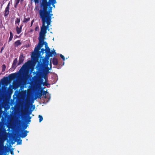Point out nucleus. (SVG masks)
<instances>
[{"label": "nucleus", "mask_w": 155, "mask_h": 155, "mask_svg": "<svg viewBox=\"0 0 155 155\" xmlns=\"http://www.w3.org/2000/svg\"><path fill=\"white\" fill-rule=\"evenodd\" d=\"M48 70L47 72H43L41 69H38L37 71H36V74L33 77V79L35 85L38 86L41 85L43 81V78L45 80L46 82L47 81V76Z\"/></svg>", "instance_id": "1"}, {"label": "nucleus", "mask_w": 155, "mask_h": 155, "mask_svg": "<svg viewBox=\"0 0 155 155\" xmlns=\"http://www.w3.org/2000/svg\"><path fill=\"white\" fill-rule=\"evenodd\" d=\"M50 6V4H48L47 3L40 6V9L39 11V15L44 14L45 13H46V12L51 13L52 12V10H48V6Z\"/></svg>", "instance_id": "2"}, {"label": "nucleus", "mask_w": 155, "mask_h": 155, "mask_svg": "<svg viewBox=\"0 0 155 155\" xmlns=\"http://www.w3.org/2000/svg\"><path fill=\"white\" fill-rule=\"evenodd\" d=\"M53 15V14L51 13L46 12L44 14L39 15V16L41 18H43L51 21V17Z\"/></svg>", "instance_id": "3"}, {"label": "nucleus", "mask_w": 155, "mask_h": 155, "mask_svg": "<svg viewBox=\"0 0 155 155\" xmlns=\"http://www.w3.org/2000/svg\"><path fill=\"white\" fill-rule=\"evenodd\" d=\"M42 23V26L46 30H49V26L51 25V21L43 18H41Z\"/></svg>", "instance_id": "4"}, {"label": "nucleus", "mask_w": 155, "mask_h": 155, "mask_svg": "<svg viewBox=\"0 0 155 155\" xmlns=\"http://www.w3.org/2000/svg\"><path fill=\"white\" fill-rule=\"evenodd\" d=\"M45 52L46 53V57L48 59L49 58L51 57V50L48 46V44L46 41H45Z\"/></svg>", "instance_id": "5"}, {"label": "nucleus", "mask_w": 155, "mask_h": 155, "mask_svg": "<svg viewBox=\"0 0 155 155\" xmlns=\"http://www.w3.org/2000/svg\"><path fill=\"white\" fill-rule=\"evenodd\" d=\"M1 81L2 85H6L8 83V77H4L1 80Z\"/></svg>", "instance_id": "6"}, {"label": "nucleus", "mask_w": 155, "mask_h": 155, "mask_svg": "<svg viewBox=\"0 0 155 155\" xmlns=\"http://www.w3.org/2000/svg\"><path fill=\"white\" fill-rule=\"evenodd\" d=\"M10 5V2L8 4L4 11V16L5 17L7 16L9 14V6Z\"/></svg>", "instance_id": "7"}, {"label": "nucleus", "mask_w": 155, "mask_h": 155, "mask_svg": "<svg viewBox=\"0 0 155 155\" xmlns=\"http://www.w3.org/2000/svg\"><path fill=\"white\" fill-rule=\"evenodd\" d=\"M24 60V57L23 56V54H21L19 56L18 62L17 64L18 65H19L22 64Z\"/></svg>", "instance_id": "8"}, {"label": "nucleus", "mask_w": 155, "mask_h": 155, "mask_svg": "<svg viewBox=\"0 0 155 155\" xmlns=\"http://www.w3.org/2000/svg\"><path fill=\"white\" fill-rule=\"evenodd\" d=\"M18 61L17 58H15L13 61L12 66V68L15 69L17 67V64Z\"/></svg>", "instance_id": "9"}, {"label": "nucleus", "mask_w": 155, "mask_h": 155, "mask_svg": "<svg viewBox=\"0 0 155 155\" xmlns=\"http://www.w3.org/2000/svg\"><path fill=\"white\" fill-rule=\"evenodd\" d=\"M17 76V74L15 73L10 74L8 76V79L10 80H12L15 78Z\"/></svg>", "instance_id": "10"}, {"label": "nucleus", "mask_w": 155, "mask_h": 155, "mask_svg": "<svg viewBox=\"0 0 155 155\" xmlns=\"http://www.w3.org/2000/svg\"><path fill=\"white\" fill-rule=\"evenodd\" d=\"M29 132L27 130H25L21 133V134L20 136L22 138H24L26 137L27 135V133Z\"/></svg>", "instance_id": "11"}, {"label": "nucleus", "mask_w": 155, "mask_h": 155, "mask_svg": "<svg viewBox=\"0 0 155 155\" xmlns=\"http://www.w3.org/2000/svg\"><path fill=\"white\" fill-rule=\"evenodd\" d=\"M45 34L42 33H39V40H41V41H44L45 38Z\"/></svg>", "instance_id": "12"}, {"label": "nucleus", "mask_w": 155, "mask_h": 155, "mask_svg": "<svg viewBox=\"0 0 155 155\" xmlns=\"http://www.w3.org/2000/svg\"><path fill=\"white\" fill-rule=\"evenodd\" d=\"M21 44L20 40H18L16 41H15L14 43V46L15 47H17L18 46L20 45Z\"/></svg>", "instance_id": "13"}, {"label": "nucleus", "mask_w": 155, "mask_h": 155, "mask_svg": "<svg viewBox=\"0 0 155 155\" xmlns=\"http://www.w3.org/2000/svg\"><path fill=\"white\" fill-rule=\"evenodd\" d=\"M47 3L48 4H50V6L51 5H53L56 3V0H49L48 2V0L47 1Z\"/></svg>", "instance_id": "14"}, {"label": "nucleus", "mask_w": 155, "mask_h": 155, "mask_svg": "<svg viewBox=\"0 0 155 155\" xmlns=\"http://www.w3.org/2000/svg\"><path fill=\"white\" fill-rule=\"evenodd\" d=\"M47 31L46 29L42 26L41 28V31L40 32L46 34L47 33Z\"/></svg>", "instance_id": "15"}, {"label": "nucleus", "mask_w": 155, "mask_h": 155, "mask_svg": "<svg viewBox=\"0 0 155 155\" xmlns=\"http://www.w3.org/2000/svg\"><path fill=\"white\" fill-rule=\"evenodd\" d=\"M52 63L55 65H56L58 64V61L56 58L54 57L53 58Z\"/></svg>", "instance_id": "16"}, {"label": "nucleus", "mask_w": 155, "mask_h": 155, "mask_svg": "<svg viewBox=\"0 0 155 155\" xmlns=\"http://www.w3.org/2000/svg\"><path fill=\"white\" fill-rule=\"evenodd\" d=\"M39 42L38 44V46L41 48L43 47L44 44L45 45V42H44V41H41V40H39Z\"/></svg>", "instance_id": "17"}, {"label": "nucleus", "mask_w": 155, "mask_h": 155, "mask_svg": "<svg viewBox=\"0 0 155 155\" xmlns=\"http://www.w3.org/2000/svg\"><path fill=\"white\" fill-rule=\"evenodd\" d=\"M30 18L29 17L26 18L25 16H24V19L23 21V22L24 23H26L30 21Z\"/></svg>", "instance_id": "18"}, {"label": "nucleus", "mask_w": 155, "mask_h": 155, "mask_svg": "<svg viewBox=\"0 0 155 155\" xmlns=\"http://www.w3.org/2000/svg\"><path fill=\"white\" fill-rule=\"evenodd\" d=\"M16 29L18 34H20L22 31V30L19 28V27L18 26H16Z\"/></svg>", "instance_id": "19"}, {"label": "nucleus", "mask_w": 155, "mask_h": 155, "mask_svg": "<svg viewBox=\"0 0 155 155\" xmlns=\"http://www.w3.org/2000/svg\"><path fill=\"white\" fill-rule=\"evenodd\" d=\"M20 21V19L19 18H17L16 19L15 24V25L17 24L18 25H19V23Z\"/></svg>", "instance_id": "20"}, {"label": "nucleus", "mask_w": 155, "mask_h": 155, "mask_svg": "<svg viewBox=\"0 0 155 155\" xmlns=\"http://www.w3.org/2000/svg\"><path fill=\"white\" fill-rule=\"evenodd\" d=\"M40 48V47L38 45L37 47L35 48L34 51H35L36 53H38Z\"/></svg>", "instance_id": "21"}, {"label": "nucleus", "mask_w": 155, "mask_h": 155, "mask_svg": "<svg viewBox=\"0 0 155 155\" xmlns=\"http://www.w3.org/2000/svg\"><path fill=\"white\" fill-rule=\"evenodd\" d=\"M28 65V63L27 62L25 63V64H24L22 66V67H21L20 70H21V69H22L23 70H25L27 67Z\"/></svg>", "instance_id": "22"}, {"label": "nucleus", "mask_w": 155, "mask_h": 155, "mask_svg": "<svg viewBox=\"0 0 155 155\" xmlns=\"http://www.w3.org/2000/svg\"><path fill=\"white\" fill-rule=\"evenodd\" d=\"M10 36L8 39V42H9L12 40L13 37V35L12 31H10Z\"/></svg>", "instance_id": "23"}, {"label": "nucleus", "mask_w": 155, "mask_h": 155, "mask_svg": "<svg viewBox=\"0 0 155 155\" xmlns=\"http://www.w3.org/2000/svg\"><path fill=\"white\" fill-rule=\"evenodd\" d=\"M47 0H41V1L40 2V6L43 5L44 4L46 3L47 2Z\"/></svg>", "instance_id": "24"}, {"label": "nucleus", "mask_w": 155, "mask_h": 155, "mask_svg": "<svg viewBox=\"0 0 155 155\" xmlns=\"http://www.w3.org/2000/svg\"><path fill=\"white\" fill-rule=\"evenodd\" d=\"M51 57L52 56V55H55L56 54V52H55V51L54 50L53 51H51Z\"/></svg>", "instance_id": "25"}, {"label": "nucleus", "mask_w": 155, "mask_h": 155, "mask_svg": "<svg viewBox=\"0 0 155 155\" xmlns=\"http://www.w3.org/2000/svg\"><path fill=\"white\" fill-rule=\"evenodd\" d=\"M2 71L4 72L5 71V68H6V66L5 64H3L2 66Z\"/></svg>", "instance_id": "26"}, {"label": "nucleus", "mask_w": 155, "mask_h": 155, "mask_svg": "<svg viewBox=\"0 0 155 155\" xmlns=\"http://www.w3.org/2000/svg\"><path fill=\"white\" fill-rule=\"evenodd\" d=\"M38 118H39V122H41L43 120V117L42 116L39 115Z\"/></svg>", "instance_id": "27"}, {"label": "nucleus", "mask_w": 155, "mask_h": 155, "mask_svg": "<svg viewBox=\"0 0 155 155\" xmlns=\"http://www.w3.org/2000/svg\"><path fill=\"white\" fill-rule=\"evenodd\" d=\"M13 150L14 149L13 148H12V149L10 150V153L12 155H14Z\"/></svg>", "instance_id": "28"}, {"label": "nucleus", "mask_w": 155, "mask_h": 155, "mask_svg": "<svg viewBox=\"0 0 155 155\" xmlns=\"http://www.w3.org/2000/svg\"><path fill=\"white\" fill-rule=\"evenodd\" d=\"M18 140L19 141V142H17L18 144L20 145L22 143V140L20 139H18Z\"/></svg>", "instance_id": "29"}, {"label": "nucleus", "mask_w": 155, "mask_h": 155, "mask_svg": "<svg viewBox=\"0 0 155 155\" xmlns=\"http://www.w3.org/2000/svg\"><path fill=\"white\" fill-rule=\"evenodd\" d=\"M41 84H43L44 86H47L48 85H49V84L47 83L45 81V82H43V83H42Z\"/></svg>", "instance_id": "30"}, {"label": "nucleus", "mask_w": 155, "mask_h": 155, "mask_svg": "<svg viewBox=\"0 0 155 155\" xmlns=\"http://www.w3.org/2000/svg\"><path fill=\"white\" fill-rule=\"evenodd\" d=\"M60 57L62 59L63 61H64L65 60V57L64 56L62 55V54H60Z\"/></svg>", "instance_id": "31"}, {"label": "nucleus", "mask_w": 155, "mask_h": 155, "mask_svg": "<svg viewBox=\"0 0 155 155\" xmlns=\"http://www.w3.org/2000/svg\"><path fill=\"white\" fill-rule=\"evenodd\" d=\"M45 51V49L44 48H41V52L42 54L45 53L44 51Z\"/></svg>", "instance_id": "32"}, {"label": "nucleus", "mask_w": 155, "mask_h": 155, "mask_svg": "<svg viewBox=\"0 0 155 155\" xmlns=\"http://www.w3.org/2000/svg\"><path fill=\"white\" fill-rule=\"evenodd\" d=\"M4 48H4V47H3L1 49V51H0V52L1 53H2V51L4 49Z\"/></svg>", "instance_id": "33"}, {"label": "nucleus", "mask_w": 155, "mask_h": 155, "mask_svg": "<svg viewBox=\"0 0 155 155\" xmlns=\"http://www.w3.org/2000/svg\"><path fill=\"white\" fill-rule=\"evenodd\" d=\"M34 1L35 4L38 3L39 2V0H34Z\"/></svg>", "instance_id": "34"}, {"label": "nucleus", "mask_w": 155, "mask_h": 155, "mask_svg": "<svg viewBox=\"0 0 155 155\" xmlns=\"http://www.w3.org/2000/svg\"><path fill=\"white\" fill-rule=\"evenodd\" d=\"M20 0H15V2H16V5H18L19 2Z\"/></svg>", "instance_id": "35"}, {"label": "nucleus", "mask_w": 155, "mask_h": 155, "mask_svg": "<svg viewBox=\"0 0 155 155\" xmlns=\"http://www.w3.org/2000/svg\"><path fill=\"white\" fill-rule=\"evenodd\" d=\"M23 26V24H21V25L19 27V28L22 30V28Z\"/></svg>", "instance_id": "36"}, {"label": "nucleus", "mask_w": 155, "mask_h": 155, "mask_svg": "<svg viewBox=\"0 0 155 155\" xmlns=\"http://www.w3.org/2000/svg\"><path fill=\"white\" fill-rule=\"evenodd\" d=\"M34 19H33L31 21V27L32 25L33 24V22H34Z\"/></svg>", "instance_id": "37"}, {"label": "nucleus", "mask_w": 155, "mask_h": 155, "mask_svg": "<svg viewBox=\"0 0 155 155\" xmlns=\"http://www.w3.org/2000/svg\"><path fill=\"white\" fill-rule=\"evenodd\" d=\"M48 10H52V7H51V6H48Z\"/></svg>", "instance_id": "38"}, {"label": "nucleus", "mask_w": 155, "mask_h": 155, "mask_svg": "<svg viewBox=\"0 0 155 155\" xmlns=\"http://www.w3.org/2000/svg\"><path fill=\"white\" fill-rule=\"evenodd\" d=\"M32 110H31V111H30L29 113V114H28V115H29V114H31V112H32Z\"/></svg>", "instance_id": "39"}, {"label": "nucleus", "mask_w": 155, "mask_h": 155, "mask_svg": "<svg viewBox=\"0 0 155 155\" xmlns=\"http://www.w3.org/2000/svg\"><path fill=\"white\" fill-rule=\"evenodd\" d=\"M15 3H15V5L14 6H15V8H16V6H17V5H16V2H15Z\"/></svg>", "instance_id": "40"}, {"label": "nucleus", "mask_w": 155, "mask_h": 155, "mask_svg": "<svg viewBox=\"0 0 155 155\" xmlns=\"http://www.w3.org/2000/svg\"><path fill=\"white\" fill-rule=\"evenodd\" d=\"M28 118L30 120L31 119V117L29 115H28Z\"/></svg>", "instance_id": "41"}, {"label": "nucleus", "mask_w": 155, "mask_h": 155, "mask_svg": "<svg viewBox=\"0 0 155 155\" xmlns=\"http://www.w3.org/2000/svg\"><path fill=\"white\" fill-rule=\"evenodd\" d=\"M5 45H6V43L4 44L3 46V47H4V48H5Z\"/></svg>", "instance_id": "42"}, {"label": "nucleus", "mask_w": 155, "mask_h": 155, "mask_svg": "<svg viewBox=\"0 0 155 155\" xmlns=\"http://www.w3.org/2000/svg\"><path fill=\"white\" fill-rule=\"evenodd\" d=\"M33 106H34V107H33V110H34V109L35 108V105H34Z\"/></svg>", "instance_id": "43"}, {"label": "nucleus", "mask_w": 155, "mask_h": 155, "mask_svg": "<svg viewBox=\"0 0 155 155\" xmlns=\"http://www.w3.org/2000/svg\"><path fill=\"white\" fill-rule=\"evenodd\" d=\"M9 151L8 149H7V150H6L5 152H8Z\"/></svg>", "instance_id": "44"}, {"label": "nucleus", "mask_w": 155, "mask_h": 155, "mask_svg": "<svg viewBox=\"0 0 155 155\" xmlns=\"http://www.w3.org/2000/svg\"><path fill=\"white\" fill-rule=\"evenodd\" d=\"M52 5L53 6V7H55V5H54V4H53V5Z\"/></svg>", "instance_id": "45"}, {"label": "nucleus", "mask_w": 155, "mask_h": 155, "mask_svg": "<svg viewBox=\"0 0 155 155\" xmlns=\"http://www.w3.org/2000/svg\"><path fill=\"white\" fill-rule=\"evenodd\" d=\"M37 28H38V27H36L35 28V30L36 31V30H37Z\"/></svg>", "instance_id": "46"}, {"label": "nucleus", "mask_w": 155, "mask_h": 155, "mask_svg": "<svg viewBox=\"0 0 155 155\" xmlns=\"http://www.w3.org/2000/svg\"><path fill=\"white\" fill-rule=\"evenodd\" d=\"M45 91H44V94H43V95H44L45 94Z\"/></svg>", "instance_id": "47"}, {"label": "nucleus", "mask_w": 155, "mask_h": 155, "mask_svg": "<svg viewBox=\"0 0 155 155\" xmlns=\"http://www.w3.org/2000/svg\"><path fill=\"white\" fill-rule=\"evenodd\" d=\"M31 121V120H29V119H28V122H30Z\"/></svg>", "instance_id": "48"}, {"label": "nucleus", "mask_w": 155, "mask_h": 155, "mask_svg": "<svg viewBox=\"0 0 155 155\" xmlns=\"http://www.w3.org/2000/svg\"><path fill=\"white\" fill-rule=\"evenodd\" d=\"M33 31V30L31 29V30H30V31H31V32H32V31Z\"/></svg>", "instance_id": "49"}, {"label": "nucleus", "mask_w": 155, "mask_h": 155, "mask_svg": "<svg viewBox=\"0 0 155 155\" xmlns=\"http://www.w3.org/2000/svg\"><path fill=\"white\" fill-rule=\"evenodd\" d=\"M26 128H27V127H24V129H26Z\"/></svg>", "instance_id": "50"}, {"label": "nucleus", "mask_w": 155, "mask_h": 155, "mask_svg": "<svg viewBox=\"0 0 155 155\" xmlns=\"http://www.w3.org/2000/svg\"><path fill=\"white\" fill-rule=\"evenodd\" d=\"M51 67H50V69H49L50 70V69H51Z\"/></svg>", "instance_id": "51"}, {"label": "nucleus", "mask_w": 155, "mask_h": 155, "mask_svg": "<svg viewBox=\"0 0 155 155\" xmlns=\"http://www.w3.org/2000/svg\"><path fill=\"white\" fill-rule=\"evenodd\" d=\"M42 95V94H41V95Z\"/></svg>", "instance_id": "52"}, {"label": "nucleus", "mask_w": 155, "mask_h": 155, "mask_svg": "<svg viewBox=\"0 0 155 155\" xmlns=\"http://www.w3.org/2000/svg\"><path fill=\"white\" fill-rule=\"evenodd\" d=\"M21 1H23L24 0H21Z\"/></svg>", "instance_id": "53"}]
</instances>
